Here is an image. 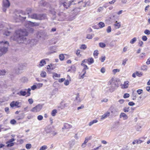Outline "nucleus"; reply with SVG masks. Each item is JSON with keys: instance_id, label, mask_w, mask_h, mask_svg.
<instances>
[{"instance_id": "obj_39", "label": "nucleus", "mask_w": 150, "mask_h": 150, "mask_svg": "<svg viewBox=\"0 0 150 150\" xmlns=\"http://www.w3.org/2000/svg\"><path fill=\"white\" fill-rule=\"evenodd\" d=\"M105 59V56H102L100 58H99V60L101 61V62H103Z\"/></svg>"}, {"instance_id": "obj_45", "label": "nucleus", "mask_w": 150, "mask_h": 150, "mask_svg": "<svg viewBox=\"0 0 150 150\" xmlns=\"http://www.w3.org/2000/svg\"><path fill=\"white\" fill-rule=\"evenodd\" d=\"M10 123L12 125H15L16 123V122L15 120L12 119L10 121Z\"/></svg>"}, {"instance_id": "obj_64", "label": "nucleus", "mask_w": 150, "mask_h": 150, "mask_svg": "<svg viewBox=\"0 0 150 150\" xmlns=\"http://www.w3.org/2000/svg\"><path fill=\"white\" fill-rule=\"evenodd\" d=\"M146 64H147L149 65L150 64V57H149L147 60Z\"/></svg>"}, {"instance_id": "obj_42", "label": "nucleus", "mask_w": 150, "mask_h": 150, "mask_svg": "<svg viewBox=\"0 0 150 150\" xmlns=\"http://www.w3.org/2000/svg\"><path fill=\"white\" fill-rule=\"evenodd\" d=\"M6 73L5 70H0V76L5 75Z\"/></svg>"}, {"instance_id": "obj_29", "label": "nucleus", "mask_w": 150, "mask_h": 150, "mask_svg": "<svg viewBox=\"0 0 150 150\" xmlns=\"http://www.w3.org/2000/svg\"><path fill=\"white\" fill-rule=\"evenodd\" d=\"M40 76L44 78L46 77V72L45 71H42L40 74Z\"/></svg>"}, {"instance_id": "obj_22", "label": "nucleus", "mask_w": 150, "mask_h": 150, "mask_svg": "<svg viewBox=\"0 0 150 150\" xmlns=\"http://www.w3.org/2000/svg\"><path fill=\"white\" fill-rule=\"evenodd\" d=\"M141 69L142 70L146 71L148 70V67L147 65H144L141 67Z\"/></svg>"}, {"instance_id": "obj_4", "label": "nucleus", "mask_w": 150, "mask_h": 150, "mask_svg": "<svg viewBox=\"0 0 150 150\" xmlns=\"http://www.w3.org/2000/svg\"><path fill=\"white\" fill-rule=\"evenodd\" d=\"M42 106L40 105H38L35 107L32 108L31 110L30 111L34 112H36L40 111L42 109Z\"/></svg>"}, {"instance_id": "obj_11", "label": "nucleus", "mask_w": 150, "mask_h": 150, "mask_svg": "<svg viewBox=\"0 0 150 150\" xmlns=\"http://www.w3.org/2000/svg\"><path fill=\"white\" fill-rule=\"evenodd\" d=\"M120 117L122 118L123 120H126L128 119V116L125 113L122 112L120 113Z\"/></svg>"}, {"instance_id": "obj_63", "label": "nucleus", "mask_w": 150, "mask_h": 150, "mask_svg": "<svg viewBox=\"0 0 150 150\" xmlns=\"http://www.w3.org/2000/svg\"><path fill=\"white\" fill-rule=\"evenodd\" d=\"M103 7H100L98 9V11L99 12H100L102 11L103 10Z\"/></svg>"}, {"instance_id": "obj_51", "label": "nucleus", "mask_w": 150, "mask_h": 150, "mask_svg": "<svg viewBox=\"0 0 150 150\" xmlns=\"http://www.w3.org/2000/svg\"><path fill=\"white\" fill-rule=\"evenodd\" d=\"M142 39L144 41H146L147 40V38L146 36L144 35L142 37Z\"/></svg>"}, {"instance_id": "obj_53", "label": "nucleus", "mask_w": 150, "mask_h": 150, "mask_svg": "<svg viewBox=\"0 0 150 150\" xmlns=\"http://www.w3.org/2000/svg\"><path fill=\"white\" fill-rule=\"evenodd\" d=\"M5 111L7 114L9 113V108L8 107H6L5 108Z\"/></svg>"}, {"instance_id": "obj_50", "label": "nucleus", "mask_w": 150, "mask_h": 150, "mask_svg": "<svg viewBox=\"0 0 150 150\" xmlns=\"http://www.w3.org/2000/svg\"><path fill=\"white\" fill-rule=\"evenodd\" d=\"M111 31V27L110 26H109L107 28V31L108 33H109Z\"/></svg>"}, {"instance_id": "obj_49", "label": "nucleus", "mask_w": 150, "mask_h": 150, "mask_svg": "<svg viewBox=\"0 0 150 150\" xmlns=\"http://www.w3.org/2000/svg\"><path fill=\"white\" fill-rule=\"evenodd\" d=\"M129 110V107H125L123 109V111L125 112H127Z\"/></svg>"}, {"instance_id": "obj_18", "label": "nucleus", "mask_w": 150, "mask_h": 150, "mask_svg": "<svg viewBox=\"0 0 150 150\" xmlns=\"http://www.w3.org/2000/svg\"><path fill=\"white\" fill-rule=\"evenodd\" d=\"M72 127V126L68 124V123H65L64 125L63 129L70 128Z\"/></svg>"}, {"instance_id": "obj_37", "label": "nucleus", "mask_w": 150, "mask_h": 150, "mask_svg": "<svg viewBox=\"0 0 150 150\" xmlns=\"http://www.w3.org/2000/svg\"><path fill=\"white\" fill-rule=\"evenodd\" d=\"M29 22L31 23V24L35 26H39L40 24L39 23H33L31 21H29Z\"/></svg>"}, {"instance_id": "obj_16", "label": "nucleus", "mask_w": 150, "mask_h": 150, "mask_svg": "<svg viewBox=\"0 0 150 150\" xmlns=\"http://www.w3.org/2000/svg\"><path fill=\"white\" fill-rule=\"evenodd\" d=\"M47 68L48 71H51L52 70L54 69V68L52 67V65L51 64L48 65L47 66Z\"/></svg>"}, {"instance_id": "obj_17", "label": "nucleus", "mask_w": 150, "mask_h": 150, "mask_svg": "<svg viewBox=\"0 0 150 150\" xmlns=\"http://www.w3.org/2000/svg\"><path fill=\"white\" fill-rule=\"evenodd\" d=\"M45 14H42L38 15V20H42L45 19Z\"/></svg>"}, {"instance_id": "obj_60", "label": "nucleus", "mask_w": 150, "mask_h": 150, "mask_svg": "<svg viewBox=\"0 0 150 150\" xmlns=\"http://www.w3.org/2000/svg\"><path fill=\"white\" fill-rule=\"evenodd\" d=\"M37 86L38 88H40L42 86L43 84L42 83H38L37 84Z\"/></svg>"}, {"instance_id": "obj_30", "label": "nucleus", "mask_w": 150, "mask_h": 150, "mask_svg": "<svg viewBox=\"0 0 150 150\" xmlns=\"http://www.w3.org/2000/svg\"><path fill=\"white\" fill-rule=\"evenodd\" d=\"M91 139V137H86L85 138V139L83 142V143L82 144V145L83 144H86L88 141Z\"/></svg>"}, {"instance_id": "obj_26", "label": "nucleus", "mask_w": 150, "mask_h": 150, "mask_svg": "<svg viewBox=\"0 0 150 150\" xmlns=\"http://www.w3.org/2000/svg\"><path fill=\"white\" fill-rule=\"evenodd\" d=\"M98 25L100 28H102L105 26L104 23L102 22H100L98 23Z\"/></svg>"}, {"instance_id": "obj_55", "label": "nucleus", "mask_w": 150, "mask_h": 150, "mask_svg": "<svg viewBox=\"0 0 150 150\" xmlns=\"http://www.w3.org/2000/svg\"><path fill=\"white\" fill-rule=\"evenodd\" d=\"M69 84V81L68 80H66L64 82V84L66 86L68 85Z\"/></svg>"}, {"instance_id": "obj_34", "label": "nucleus", "mask_w": 150, "mask_h": 150, "mask_svg": "<svg viewBox=\"0 0 150 150\" xmlns=\"http://www.w3.org/2000/svg\"><path fill=\"white\" fill-rule=\"evenodd\" d=\"M32 145L30 144H27L25 145V147L28 149H30Z\"/></svg>"}, {"instance_id": "obj_43", "label": "nucleus", "mask_w": 150, "mask_h": 150, "mask_svg": "<svg viewBox=\"0 0 150 150\" xmlns=\"http://www.w3.org/2000/svg\"><path fill=\"white\" fill-rule=\"evenodd\" d=\"M144 33L147 35H149L150 34V30L146 29L144 31Z\"/></svg>"}, {"instance_id": "obj_40", "label": "nucleus", "mask_w": 150, "mask_h": 150, "mask_svg": "<svg viewBox=\"0 0 150 150\" xmlns=\"http://www.w3.org/2000/svg\"><path fill=\"white\" fill-rule=\"evenodd\" d=\"M60 76V74H59L56 73H54L53 75V77H59Z\"/></svg>"}, {"instance_id": "obj_35", "label": "nucleus", "mask_w": 150, "mask_h": 150, "mask_svg": "<svg viewBox=\"0 0 150 150\" xmlns=\"http://www.w3.org/2000/svg\"><path fill=\"white\" fill-rule=\"evenodd\" d=\"M99 54L98 51L96 50L94 51V58H98V55Z\"/></svg>"}, {"instance_id": "obj_2", "label": "nucleus", "mask_w": 150, "mask_h": 150, "mask_svg": "<svg viewBox=\"0 0 150 150\" xmlns=\"http://www.w3.org/2000/svg\"><path fill=\"white\" fill-rule=\"evenodd\" d=\"M117 85L113 84L112 85H108V86L104 89L105 91L112 92L118 87Z\"/></svg>"}, {"instance_id": "obj_41", "label": "nucleus", "mask_w": 150, "mask_h": 150, "mask_svg": "<svg viewBox=\"0 0 150 150\" xmlns=\"http://www.w3.org/2000/svg\"><path fill=\"white\" fill-rule=\"evenodd\" d=\"M47 148V146L44 145L41 146L39 150H45Z\"/></svg>"}, {"instance_id": "obj_58", "label": "nucleus", "mask_w": 150, "mask_h": 150, "mask_svg": "<svg viewBox=\"0 0 150 150\" xmlns=\"http://www.w3.org/2000/svg\"><path fill=\"white\" fill-rule=\"evenodd\" d=\"M105 71V68L104 67H102L100 70L101 72L102 73H104Z\"/></svg>"}, {"instance_id": "obj_38", "label": "nucleus", "mask_w": 150, "mask_h": 150, "mask_svg": "<svg viewBox=\"0 0 150 150\" xmlns=\"http://www.w3.org/2000/svg\"><path fill=\"white\" fill-rule=\"evenodd\" d=\"M136 74L137 76L139 77L143 75V74L142 72L139 71H136Z\"/></svg>"}, {"instance_id": "obj_52", "label": "nucleus", "mask_w": 150, "mask_h": 150, "mask_svg": "<svg viewBox=\"0 0 150 150\" xmlns=\"http://www.w3.org/2000/svg\"><path fill=\"white\" fill-rule=\"evenodd\" d=\"M37 118L38 120H41L43 119V117L42 115H39L38 116Z\"/></svg>"}, {"instance_id": "obj_19", "label": "nucleus", "mask_w": 150, "mask_h": 150, "mask_svg": "<svg viewBox=\"0 0 150 150\" xmlns=\"http://www.w3.org/2000/svg\"><path fill=\"white\" fill-rule=\"evenodd\" d=\"M29 17H30V16L29 15ZM38 15L36 14H33L30 16V17L33 19H34L38 20Z\"/></svg>"}, {"instance_id": "obj_10", "label": "nucleus", "mask_w": 150, "mask_h": 150, "mask_svg": "<svg viewBox=\"0 0 150 150\" xmlns=\"http://www.w3.org/2000/svg\"><path fill=\"white\" fill-rule=\"evenodd\" d=\"M86 61V60H83L82 61V63L81 64V65L83 67V69L82 70L83 71H86V70L88 69V66L86 65H85L84 64V63H86L85 62Z\"/></svg>"}, {"instance_id": "obj_21", "label": "nucleus", "mask_w": 150, "mask_h": 150, "mask_svg": "<svg viewBox=\"0 0 150 150\" xmlns=\"http://www.w3.org/2000/svg\"><path fill=\"white\" fill-rule=\"evenodd\" d=\"M46 64V62L44 59H42L40 62L39 66L40 67H42Z\"/></svg>"}, {"instance_id": "obj_13", "label": "nucleus", "mask_w": 150, "mask_h": 150, "mask_svg": "<svg viewBox=\"0 0 150 150\" xmlns=\"http://www.w3.org/2000/svg\"><path fill=\"white\" fill-rule=\"evenodd\" d=\"M86 61H85L86 63L87 62L88 64L90 65L92 64L93 62V58H89L87 59H85Z\"/></svg>"}, {"instance_id": "obj_33", "label": "nucleus", "mask_w": 150, "mask_h": 150, "mask_svg": "<svg viewBox=\"0 0 150 150\" xmlns=\"http://www.w3.org/2000/svg\"><path fill=\"white\" fill-rule=\"evenodd\" d=\"M99 45V46L101 48H104L106 46L105 44L103 42H100Z\"/></svg>"}, {"instance_id": "obj_20", "label": "nucleus", "mask_w": 150, "mask_h": 150, "mask_svg": "<svg viewBox=\"0 0 150 150\" xmlns=\"http://www.w3.org/2000/svg\"><path fill=\"white\" fill-rule=\"evenodd\" d=\"M146 57V54L145 53H141L139 55V58L141 59H144Z\"/></svg>"}, {"instance_id": "obj_59", "label": "nucleus", "mask_w": 150, "mask_h": 150, "mask_svg": "<svg viewBox=\"0 0 150 150\" xmlns=\"http://www.w3.org/2000/svg\"><path fill=\"white\" fill-rule=\"evenodd\" d=\"M128 59H125L123 60L122 64L123 65H125L126 64V62L127 61Z\"/></svg>"}, {"instance_id": "obj_1", "label": "nucleus", "mask_w": 150, "mask_h": 150, "mask_svg": "<svg viewBox=\"0 0 150 150\" xmlns=\"http://www.w3.org/2000/svg\"><path fill=\"white\" fill-rule=\"evenodd\" d=\"M28 33L25 29L19 30H16L15 35L12 37L13 40H17L18 42L19 41H24L26 39L25 37L28 36Z\"/></svg>"}, {"instance_id": "obj_14", "label": "nucleus", "mask_w": 150, "mask_h": 150, "mask_svg": "<svg viewBox=\"0 0 150 150\" xmlns=\"http://www.w3.org/2000/svg\"><path fill=\"white\" fill-rule=\"evenodd\" d=\"M117 82L115 80L114 78H112L108 83V85H112L113 84H116Z\"/></svg>"}, {"instance_id": "obj_12", "label": "nucleus", "mask_w": 150, "mask_h": 150, "mask_svg": "<svg viewBox=\"0 0 150 150\" xmlns=\"http://www.w3.org/2000/svg\"><path fill=\"white\" fill-rule=\"evenodd\" d=\"M129 82L128 81H125L124 84L122 85L121 86V88L122 89H125L127 88L129 86Z\"/></svg>"}, {"instance_id": "obj_7", "label": "nucleus", "mask_w": 150, "mask_h": 150, "mask_svg": "<svg viewBox=\"0 0 150 150\" xmlns=\"http://www.w3.org/2000/svg\"><path fill=\"white\" fill-rule=\"evenodd\" d=\"M10 3L8 0H3V7L7 8L9 6Z\"/></svg>"}, {"instance_id": "obj_54", "label": "nucleus", "mask_w": 150, "mask_h": 150, "mask_svg": "<svg viewBox=\"0 0 150 150\" xmlns=\"http://www.w3.org/2000/svg\"><path fill=\"white\" fill-rule=\"evenodd\" d=\"M23 117L21 116H17L16 117V118L18 120H19L23 119Z\"/></svg>"}, {"instance_id": "obj_15", "label": "nucleus", "mask_w": 150, "mask_h": 150, "mask_svg": "<svg viewBox=\"0 0 150 150\" xmlns=\"http://www.w3.org/2000/svg\"><path fill=\"white\" fill-rule=\"evenodd\" d=\"M17 94L19 96H24L27 94V93L25 91H21L17 93Z\"/></svg>"}, {"instance_id": "obj_9", "label": "nucleus", "mask_w": 150, "mask_h": 150, "mask_svg": "<svg viewBox=\"0 0 150 150\" xmlns=\"http://www.w3.org/2000/svg\"><path fill=\"white\" fill-rule=\"evenodd\" d=\"M110 113L108 111L106 112L102 116L100 120H103L106 118H107L110 115Z\"/></svg>"}, {"instance_id": "obj_44", "label": "nucleus", "mask_w": 150, "mask_h": 150, "mask_svg": "<svg viewBox=\"0 0 150 150\" xmlns=\"http://www.w3.org/2000/svg\"><path fill=\"white\" fill-rule=\"evenodd\" d=\"M143 90L142 89H139L137 90V92L139 95H140L143 93Z\"/></svg>"}, {"instance_id": "obj_25", "label": "nucleus", "mask_w": 150, "mask_h": 150, "mask_svg": "<svg viewBox=\"0 0 150 150\" xmlns=\"http://www.w3.org/2000/svg\"><path fill=\"white\" fill-rule=\"evenodd\" d=\"M114 25L117 28H119L120 27V22H118L117 21H116L115 22V23L114 24Z\"/></svg>"}, {"instance_id": "obj_56", "label": "nucleus", "mask_w": 150, "mask_h": 150, "mask_svg": "<svg viewBox=\"0 0 150 150\" xmlns=\"http://www.w3.org/2000/svg\"><path fill=\"white\" fill-rule=\"evenodd\" d=\"M143 44V42L142 41H140L138 43L140 47H142Z\"/></svg>"}, {"instance_id": "obj_28", "label": "nucleus", "mask_w": 150, "mask_h": 150, "mask_svg": "<svg viewBox=\"0 0 150 150\" xmlns=\"http://www.w3.org/2000/svg\"><path fill=\"white\" fill-rule=\"evenodd\" d=\"M57 111L56 109H54L51 112V115L52 116H55L56 114L57 113Z\"/></svg>"}, {"instance_id": "obj_62", "label": "nucleus", "mask_w": 150, "mask_h": 150, "mask_svg": "<svg viewBox=\"0 0 150 150\" xmlns=\"http://www.w3.org/2000/svg\"><path fill=\"white\" fill-rule=\"evenodd\" d=\"M65 80V79L64 78H61L59 79L58 80V81L60 83H62Z\"/></svg>"}, {"instance_id": "obj_3", "label": "nucleus", "mask_w": 150, "mask_h": 150, "mask_svg": "<svg viewBox=\"0 0 150 150\" xmlns=\"http://www.w3.org/2000/svg\"><path fill=\"white\" fill-rule=\"evenodd\" d=\"M69 2L70 5H75L77 4H79L80 3H82V5L80 6V8L82 7H85L86 5V3L84 2L83 0L79 1L78 0H71Z\"/></svg>"}, {"instance_id": "obj_36", "label": "nucleus", "mask_w": 150, "mask_h": 150, "mask_svg": "<svg viewBox=\"0 0 150 150\" xmlns=\"http://www.w3.org/2000/svg\"><path fill=\"white\" fill-rule=\"evenodd\" d=\"M80 53V50H78L76 51V54L78 56L80 57L81 56Z\"/></svg>"}, {"instance_id": "obj_48", "label": "nucleus", "mask_w": 150, "mask_h": 150, "mask_svg": "<svg viewBox=\"0 0 150 150\" xmlns=\"http://www.w3.org/2000/svg\"><path fill=\"white\" fill-rule=\"evenodd\" d=\"M119 71L120 69H114L112 70V72L114 74H115L117 72H119Z\"/></svg>"}, {"instance_id": "obj_5", "label": "nucleus", "mask_w": 150, "mask_h": 150, "mask_svg": "<svg viewBox=\"0 0 150 150\" xmlns=\"http://www.w3.org/2000/svg\"><path fill=\"white\" fill-rule=\"evenodd\" d=\"M20 103L17 101H13L10 104V106L12 108H18L20 107Z\"/></svg>"}, {"instance_id": "obj_46", "label": "nucleus", "mask_w": 150, "mask_h": 150, "mask_svg": "<svg viewBox=\"0 0 150 150\" xmlns=\"http://www.w3.org/2000/svg\"><path fill=\"white\" fill-rule=\"evenodd\" d=\"M30 91H31V89H30V88H29L28 89L27 92V93L26 97L29 96H30Z\"/></svg>"}, {"instance_id": "obj_32", "label": "nucleus", "mask_w": 150, "mask_h": 150, "mask_svg": "<svg viewBox=\"0 0 150 150\" xmlns=\"http://www.w3.org/2000/svg\"><path fill=\"white\" fill-rule=\"evenodd\" d=\"M87 48V46L85 44L81 45L80 47V49H81L85 50Z\"/></svg>"}, {"instance_id": "obj_61", "label": "nucleus", "mask_w": 150, "mask_h": 150, "mask_svg": "<svg viewBox=\"0 0 150 150\" xmlns=\"http://www.w3.org/2000/svg\"><path fill=\"white\" fill-rule=\"evenodd\" d=\"M129 95L128 93H125L123 97L124 98H127L129 97Z\"/></svg>"}, {"instance_id": "obj_57", "label": "nucleus", "mask_w": 150, "mask_h": 150, "mask_svg": "<svg viewBox=\"0 0 150 150\" xmlns=\"http://www.w3.org/2000/svg\"><path fill=\"white\" fill-rule=\"evenodd\" d=\"M28 101L30 104H32L33 102V100L32 98L29 99L28 100Z\"/></svg>"}, {"instance_id": "obj_31", "label": "nucleus", "mask_w": 150, "mask_h": 150, "mask_svg": "<svg viewBox=\"0 0 150 150\" xmlns=\"http://www.w3.org/2000/svg\"><path fill=\"white\" fill-rule=\"evenodd\" d=\"M137 40L136 38H134L131 40L130 43L131 44H133L137 41Z\"/></svg>"}, {"instance_id": "obj_27", "label": "nucleus", "mask_w": 150, "mask_h": 150, "mask_svg": "<svg viewBox=\"0 0 150 150\" xmlns=\"http://www.w3.org/2000/svg\"><path fill=\"white\" fill-rule=\"evenodd\" d=\"M59 57L61 61H63L65 57L63 54H61L59 55Z\"/></svg>"}, {"instance_id": "obj_47", "label": "nucleus", "mask_w": 150, "mask_h": 150, "mask_svg": "<svg viewBox=\"0 0 150 150\" xmlns=\"http://www.w3.org/2000/svg\"><path fill=\"white\" fill-rule=\"evenodd\" d=\"M26 11L27 14L28 15L30 13L32 12V9L30 8H27Z\"/></svg>"}, {"instance_id": "obj_6", "label": "nucleus", "mask_w": 150, "mask_h": 150, "mask_svg": "<svg viewBox=\"0 0 150 150\" xmlns=\"http://www.w3.org/2000/svg\"><path fill=\"white\" fill-rule=\"evenodd\" d=\"M8 51V48L5 47H3L0 49V56H1L2 54H5Z\"/></svg>"}, {"instance_id": "obj_23", "label": "nucleus", "mask_w": 150, "mask_h": 150, "mask_svg": "<svg viewBox=\"0 0 150 150\" xmlns=\"http://www.w3.org/2000/svg\"><path fill=\"white\" fill-rule=\"evenodd\" d=\"M86 73V71H82L81 74H82V75L81 74L79 75V79H83L84 77L85 74Z\"/></svg>"}, {"instance_id": "obj_24", "label": "nucleus", "mask_w": 150, "mask_h": 150, "mask_svg": "<svg viewBox=\"0 0 150 150\" xmlns=\"http://www.w3.org/2000/svg\"><path fill=\"white\" fill-rule=\"evenodd\" d=\"M63 4L64 7L67 9L68 8L71 6L69 2L68 4L65 2H64L63 3Z\"/></svg>"}, {"instance_id": "obj_8", "label": "nucleus", "mask_w": 150, "mask_h": 150, "mask_svg": "<svg viewBox=\"0 0 150 150\" xmlns=\"http://www.w3.org/2000/svg\"><path fill=\"white\" fill-rule=\"evenodd\" d=\"M15 140L14 138H12L10 139L8 141L6 142V144H7V146L9 147L13 146L14 145V143L12 142Z\"/></svg>"}]
</instances>
